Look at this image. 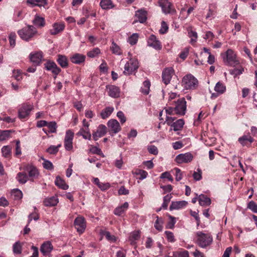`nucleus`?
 <instances>
[{
	"label": "nucleus",
	"instance_id": "1",
	"mask_svg": "<svg viewBox=\"0 0 257 257\" xmlns=\"http://www.w3.org/2000/svg\"><path fill=\"white\" fill-rule=\"evenodd\" d=\"M221 56L226 65L235 66L239 63V61L237 59L236 54L231 49H228L225 53H222Z\"/></svg>",
	"mask_w": 257,
	"mask_h": 257
},
{
	"label": "nucleus",
	"instance_id": "2",
	"mask_svg": "<svg viewBox=\"0 0 257 257\" xmlns=\"http://www.w3.org/2000/svg\"><path fill=\"white\" fill-rule=\"evenodd\" d=\"M196 234V243L201 247H206L212 242V238L209 234L198 231Z\"/></svg>",
	"mask_w": 257,
	"mask_h": 257
},
{
	"label": "nucleus",
	"instance_id": "3",
	"mask_svg": "<svg viewBox=\"0 0 257 257\" xmlns=\"http://www.w3.org/2000/svg\"><path fill=\"white\" fill-rule=\"evenodd\" d=\"M37 33L36 29L32 25H28L18 32L20 37L26 41H29Z\"/></svg>",
	"mask_w": 257,
	"mask_h": 257
},
{
	"label": "nucleus",
	"instance_id": "4",
	"mask_svg": "<svg viewBox=\"0 0 257 257\" xmlns=\"http://www.w3.org/2000/svg\"><path fill=\"white\" fill-rule=\"evenodd\" d=\"M182 84L186 89H194L198 86V80L192 75L188 74L183 78Z\"/></svg>",
	"mask_w": 257,
	"mask_h": 257
},
{
	"label": "nucleus",
	"instance_id": "5",
	"mask_svg": "<svg viewBox=\"0 0 257 257\" xmlns=\"http://www.w3.org/2000/svg\"><path fill=\"white\" fill-rule=\"evenodd\" d=\"M139 68V62L137 59L131 58L124 65L123 73L125 75H130L137 70Z\"/></svg>",
	"mask_w": 257,
	"mask_h": 257
},
{
	"label": "nucleus",
	"instance_id": "6",
	"mask_svg": "<svg viewBox=\"0 0 257 257\" xmlns=\"http://www.w3.org/2000/svg\"><path fill=\"white\" fill-rule=\"evenodd\" d=\"M175 119V117L167 116L165 122L168 125L173 127V130L175 132L181 130L184 125V120L183 119H179L174 122Z\"/></svg>",
	"mask_w": 257,
	"mask_h": 257
},
{
	"label": "nucleus",
	"instance_id": "7",
	"mask_svg": "<svg viewBox=\"0 0 257 257\" xmlns=\"http://www.w3.org/2000/svg\"><path fill=\"white\" fill-rule=\"evenodd\" d=\"M175 113L180 115L185 114L186 110V102L184 98L179 99L175 102L174 107Z\"/></svg>",
	"mask_w": 257,
	"mask_h": 257
},
{
	"label": "nucleus",
	"instance_id": "8",
	"mask_svg": "<svg viewBox=\"0 0 257 257\" xmlns=\"http://www.w3.org/2000/svg\"><path fill=\"white\" fill-rule=\"evenodd\" d=\"M159 4L164 13L173 14L176 13L172 4L168 0H160Z\"/></svg>",
	"mask_w": 257,
	"mask_h": 257
},
{
	"label": "nucleus",
	"instance_id": "9",
	"mask_svg": "<svg viewBox=\"0 0 257 257\" xmlns=\"http://www.w3.org/2000/svg\"><path fill=\"white\" fill-rule=\"evenodd\" d=\"M74 133L71 130H68L66 132L64 138V147L66 150L71 151L73 149V140Z\"/></svg>",
	"mask_w": 257,
	"mask_h": 257
},
{
	"label": "nucleus",
	"instance_id": "10",
	"mask_svg": "<svg viewBox=\"0 0 257 257\" xmlns=\"http://www.w3.org/2000/svg\"><path fill=\"white\" fill-rule=\"evenodd\" d=\"M24 170L28 173V179L33 181L38 178L39 172L37 168L32 165H27L24 168Z\"/></svg>",
	"mask_w": 257,
	"mask_h": 257
},
{
	"label": "nucleus",
	"instance_id": "11",
	"mask_svg": "<svg viewBox=\"0 0 257 257\" xmlns=\"http://www.w3.org/2000/svg\"><path fill=\"white\" fill-rule=\"evenodd\" d=\"M33 109V106L30 104L24 103L19 110V117L24 119L27 117L30 111Z\"/></svg>",
	"mask_w": 257,
	"mask_h": 257
},
{
	"label": "nucleus",
	"instance_id": "12",
	"mask_svg": "<svg viewBox=\"0 0 257 257\" xmlns=\"http://www.w3.org/2000/svg\"><path fill=\"white\" fill-rule=\"evenodd\" d=\"M74 224L77 232L80 234L84 231L86 226L84 218L80 216L75 218Z\"/></svg>",
	"mask_w": 257,
	"mask_h": 257
},
{
	"label": "nucleus",
	"instance_id": "13",
	"mask_svg": "<svg viewBox=\"0 0 257 257\" xmlns=\"http://www.w3.org/2000/svg\"><path fill=\"white\" fill-rule=\"evenodd\" d=\"M193 158V155L188 152L179 154L176 157L175 161L178 164L188 163L192 161Z\"/></svg>",
	"mask_w": 257,
	"mask_h": 257
},
{
	"label": "nucleus",
	"instance_id": "14",
	"mask_svg": "<svg viewBox=\"0 0 257 257\" xmlns=\"http://www.w3.org/2000/svg\"><path fill=\"white\" fill-rule=\"evenodd\" d=\"M106 133V127L103 124H100L96 131L92 133V137L94 141L104 136Z\"/></svg>",
	"mask_w": 257,
	"mask_h": 257
},
{
	"label": "nucleus",
	"instance_id": "15",
	"mask_svg": "<svg viewBox=\"0 0 257 257\" xmlns=\"http://www.w3.org/2000/svg\"><path fill=\"white\" fill-rule=\"evenodd\" d=\"M174 73V70L172 68H167L162 72V80L165 84L170 83L172 76Z\"/></svg>",
	"mask_w": 257,
	"mask_h": 257
},
{
	"label": "nucleus",
	"instance_id": "16",
	"mask_svg": "<svg viewBox=\"0 0 257 257\" xmlns=\"http://www.w3.org/2000/svg\"><path fill=\"white\" fill-rule=\"evenodd\" d=\"M148 45L156 50H160L162 48L161 42L154 35L150 36L148 41Z\"/></svg>",
	"mask_w": 257,
	"mask_h": 257
},
{
	"label": "nucleus",
	"instance_id": "17",
	"mask_svg": "<svg viewBox=\"0 0 257 257\" xmlns=\"http://www.w3.org/2000/svg\"><path fill=\"white\" fill-rule=\"evenodd\" d=\"M107 125L109 128L114 134L119 132L121 127L119 122L116 119H110L107 122Z\"/></svg>",
	"mask_w": 257,
	"mask_h": 257
},
{
	"label": "nucleus",
	"instance_id": "18",
	"mask_svg": "<svg viewBox=\"0 0 257 257\" xmlns=\"http://www.w3.org/2000/svg\"><path fill=\"white\" fill-rule=\"evenodd\" d=\"M52 27V29L50 30V33L52 35H55L64 30L65 25L62 23H55L53 25Z\"/></svg>",
	"mask_w": 257,
	"mask_h": 257
},
{
	"label": "nucleus",
	"instance_id": "19",
	"mask_svg": "<svg viewBox=\"0 0 257 257\" xmlns=\"http://www.w3.org/2000/svg\"><path fill=\"white\" fill-rule=\"evenodd\" d=\"M108 89L109 96L113 98H117L120 95V89L115 85H108L106 86Z\"/></svg>",
	"mask_w": 257,
	"mask_h": 257
},
{
	"label": "nucleus",
	"instance_id": "20",
	"mask_svg": "<svg viewBox=\"0 0 257 257\" xmlns=\"http://www.w3.org/2000/svg\"><path fill=\"white\" fill-rule=\"evenodd\" d=\"M147 13L146 11L140 10L136 12L135 22H139L141 23H144L147 19Z\"/></svg>",
	"mask_w": 257,
	"mask_h": 257
},
{
	"label": "nucleus",
	"instance_id": "21",
	"mask_svg": "<svg viewBox=\"0 0 257 257\" xmlns=\"http://www.w3.org/2000/svg\"><path fill=\"white\" fill-rule=\"evenodd\" d=\"M53 249V246L50 241L43 243L40 248V251L44 255H48Z\"/></svg>",
	"mask_w": 257,
	"mask_h": 257
},
{
	"label": "nucleus",
	"instance_id": "22",
	"mask_svg": "<svg viewBox=\"0 0 257 257\" xmlns=\"http://www.w3.org/2000/svg\"><path fill=\"white\" fill-rule=\"evenodd\" d=\"M85 56L82 54L76 53L70 57L71 61L74 64H80L85 61Z\"/></svg>",
	"mask_w": 257,
	"mask_h": 257
},
{
	"label": "nucleus",
	"instance_id": "23",
	"mask_svg": "<svg viewBox=\"0 0 257 257\" xmlns=\"http://www.w3.org/2000/svg\"><path fill=\"white\" fill-rule=\"evenodd\" d=\"M238 142L243 146H249L253 142V139L249 135H244L238 139Z\"/></svg>",
	"mask_w": 257,
	"mask_h": 257
},
{
	"label": "nucleus",
	"instance_id": "24",
	"mask_svg": "<svg viewBox=\"0 0 257 257\" xmlns=\"http://www.w3.org/2000/svg\"><path fill=\"white\" fill-rule=\"evenodd\" d=\"M187 202L184 200L173 201L171 203V204L170 206V209L171 210L175 209H180L183 207H185L187 205Z\"/></svg>",
	"mask_w": 257,
	"mask_h": 257
},
{
	"label": "nucleus",
	"instance_id": "25",
	"mask_svg": "<svg viewBox=\"0 0 257 257\" xmlns=\"http://www.w3.org/2000/svg\"><path fill=\"white\" fill-rule=\"evenodd\" d=\"M31 61L36 65L40 63L43 58L42 52H37L35 54H31L30 56Z\"/></svg>",
	"mask_w": 257,
	"mask_h": 257
},
{
	"label": "nucleus",
	"instance_id": "26",
	"mask_svg": "<svg viewBox=\"0 0 257 257\" xmlns=\"http://www.w3.org/2000/svg\"><path fill=\"white\" fill-rule=\"evenodd\" d=\"M58 203V199L57 196H52L50 198L45 199L43 203L46 206H54Z\"/></svg>",
	"mask_w": 257,
	"mask_h": 257
},
{
	"label": "nucleus",
	"instance_id": "27",
	"mask_svg": "<svg viewBox=\"0 0 257 257\" xmlns=\"http://www.w3.org/2000/svg\"><path fill=\"white\" fill-rule=\"evenodd\" d=\"M76 135L78 136H82L85 140H90L91 139V135L89 128H81Z\"/></svg>",
	"mask_w": 257,
	"mask_h": 257
},
{
	"label": "nucleus",
	"instance_id": "28",
	"mask_svg": "<svg viewBox=\"0 0 257 257\" xmlns=\"http://www.w3.org/2000/svg\"><path fill=\"white\" fill-rule=\"evenodd\" d=\"M199 203L201 206H208L211 204V199L203 194L198 196Z\"/></svg>",
	"mask_w": 257,
	"mask_h": 257
},
{
	"label": "nucleus",
	"instance_id": "29",
	"mask_svg": "<svg viewBox=\"0 0 257 257\" xmlns=\"http://www.w3.org/2000/svg\"><path fill=\"white\" fill-rule=\"evenodd\" d=\"M33 23L34 25L39 28L43 27L45 25L44 18L37 15L35 16L34 19L33 20Z\"/></svg>",
	"mask_w": 257,
	"mask_h": 257
},
{
	"label": "nucleus",
	"instance_id": "30",
	"mask_svg": "<svg viewBox=\"0 0 257 257\" xmlns=\"http://www.w3.org/2000/svg\"><path fill=\"white\" fill-rule=\"evenodd\" d=\"M57 61L62 68H66L68 66L67 58L65 56L59 55Z\"/></svg>",
	"mask_w": 257,
	"mask_h": 257
},
{
	"label": "nucleus",
	"instance_id": "31",
	"mask_svg": "<svg viewBox=\"0 0 257 257\" xmlns=\"http://www.w3.org/2000/svg\"><path fill=\"white\" fill-rule=\"evenodd\" d=\"M16 179L20 183L23 184L26 183L29 180L26 172H19L17 175Z\"/></svg>",
	"mask_w": 257,
	"mask_h": 257
},
{
	"label": "nucleus",
	"instance_id": "32",
	"mask_svg": "<svg viewBox=\"0 0 257 257\" xmlns=\"http://www.w3.org/2000/svg\"><path fill=\"white\" fill-rule=\"evenodd\" d=\"M128 207V204L127 202H125L121 206L115 208L114 211V213L117 215H120L127 209Z\"/></svg>",
	"mask_w": 257,
	"mask_h": 257
},
{
	"label": "nucleus",
	"instance_id": "33",
	"mask_svg": "<svg viewBox=\"0 0 257 257\" xmlns=\"http://www.w3.org/2000/svg\"><path fill=\"white\" fill-rule=\"evenodd\" d=\"M113 107H107L102 110L100 113V116L103 119H105L107 118L113 112Z\"/></svg>",
	"mask_w": 257,
	"mask_h": 257
},
{
	"label": "nucleus",
	"instance_id": "34",
	"mask_svg": "<svg viewBox=\"0 0 257 257\" xmlns=\"http://www.w3.org/2000/svg\"><path fill=\"white\" fill-rule=\"evenodd\" d=\"M55 183L56 186L64 190H66L68 188V185L60 177H56Z\"/></svg>",
	"mask_w": 257,
	"mask_h": 257
},
{
	"label": "nucleus",
	"instance_id": "35",
	"mask_svg": "<svg viewBox=\"0 0 257 257\" xmlns=\"http://www.w3.org/2000/svg\"><path fill=\"white\" fill-rule=\"evenodd\" d=\"M214 90L219 94H223L226 91V86L222 82H218L215 86Z\"/></svg>",
	"mask_w": 257,
	"mask_h": 257
},
{
	"label": "nucleus",
	"instance_id": "36",
	"mask_svg": "<svg viewBox=\"0 0 257 257\" xmlns=\"http://www.w3.org/2000/svg\"><path fill=\"white\" fill-rule=\"evenodd\" d=\"M27 3L32 6L42 7L47 4V0H27Z\"/></svg>",
	"mask_w": 257,
	"mask_h": 257
},
{
	"label": "nucleus",
	"instance_id": "37",
	"mask_svg": "<svg viewBox=\"0 0 257 257\" xmlns=\"http://www.w3.org/2000/svg\"><path fill=\"white\" fill-rule=\"evenodd\" d=\"M100 6L103 10L110 9L113 7L111 0H101Z\"/></svg>",
	"mask_w": 257,
	"mask_h": 257
},
{
	"label": "nucleus",
	"instance_id": "38",
	"mask_svg": "<svg viewBox=\"0 0 257 257\" xmlns=\"http://www.w3.org/2000/svg\"><path fill=\"white\" fill-rule=\"evenodd\" d=\"M2 155L6 158H10L11 156V148L8 146H4L2 149Z\"/></svg>",
	"mask_w": 257,
	"mask_h": 257
},
{
	"label": "nucleus",
	"instance_id": "39",
	"mask_svg": "<svg viewBox=\"0 0 257 257\" xmlns=\"http://www.w3.org/2000/svg\"><path fill=\"white\" fill-rule=\"evenodd\" d=\"M150 82L149 80H146L143 83V86L141 88V91L144 94H148L150 91Z\"/></svg>",
	"mask_w": 257,
	"mask_h": 257
},
{
	"label": "nucleus",
	"instance_id": "40",
	"mask_svg": "<svg viewBox=\"0 0 257 257\" xmlns=\"http://www.w3.org/2000/svg\"><path fill=\"white\" fill-rule=\"evenodd\" d=\"M157 219L155 222L154 226L158 231H162L163 229V220L162 218L158 216L156 217Z\"/></svg>",
	"mask_w": 257,
	"mask_h": 257
},
{
	"label": "nucleus",
	"instance_id": "41",
	"mask_svg": "<svg viewBox=\"0 0 257 257\" xmlns=\"http://www.w3.org/2000/svg\"><path fill=\"white\" fill-rule=\"evenodd\" d=\"M61 147V144H59L57 146L51 145L47 149L46 151L50 154H56L59 151V148Z\"/></svg>",
	"mask_w": 257,
	"mask_h": 257
},
{
	"label": "nucleus",
	"instance_id": "42",
	"mask_svg": "<svg viewBox=\"0 0 257 257\" xmlns=\"http://www.w3.org/2000/svg\"><path fill=\"white\" fill-rule=\"evenodd\" d=\"M140 237V232L139 231L133 232L130 236V240L132 244H135V241L138 240Z\"/></svg>",
	"mask_w": 257,
	"mask_h": 257
},
{
	"label": "nucleus",
	"instance_id": "43",
	"mask_svg": "<svg viewBox=\"0 0 257 257\" xmlns=\"http://www.w3.org/2000/svg\"><path fill=\"white\" fill-rule=\"evenodd\" d=\"M110 49L112 51V52L116 55H121V51L119 47L114 42H112L111 46L110 47Z\"/></svg>",
	"mask_w": 257,
	"mask_h": 257
},
{
	"label": "nucleus",
	"instance_id": "44",
	"mask_svg": "<svg viewBox=\"0 0 257 257\" xmlns=\"http://www.w3.org/2000/svg\"><path fill=\"white\" fill-rule=\"evenodd\" d=\"M100 53V50L98 48H95L87 52V56L90 58H94Z\"/></svg>",
	"mask_w": 257,
	"mask_h": 257
},
{
	"label": "nucleus",
	"instance_id": "45",
	"mask_svg": "<svg viewBox=\"0 0 257 257\" xmlns=\"http://www.w3.org/2000/svg\"><path fill=\"white\" fill-rule=\"evenodd\" d=\"M46 126H47L49 128L48 133H54L56 132L57 126L55 121H51L50 122H48V124Z\"/></svg>",
	"mask_w": 257,
	"mask_h": 257
},
{
	"label": "nucleus",
	"instance_id": "46",
	"mask_svg": "<svg viewBox=\"0 0 257 257\" xmlns=\"http://www.w3.org/2000/svg\"><path fill=\"white\" fill-rule=\"evenodd\" d=\"M11 131L6 130L0 132V141L8 139L10 137Z\"/></svg>",
	"mask_w": 257,
	"mask_h": 257
},
{
	"label": "nucleus",
	"instance_id": "47",
	"mask_svg": "<svg viewBox=\"0 0 257 257\" xmlns=\"http://www.w3.org/2000/svg\"><path fill=\"white\" fill-rule=\"evenodd\" d=\"M173 257H189V253L187 250L180 252H174Z\"/></svg>",
	"mask_w": 257,
	"mask_h": 257
},
{
	"label": "nucleus",
	"instance_id": "48",
	"mask_svg": "<svg viewBox=\"0 0 257 257\" xmlns=\"http://www.w3.org/2000/svg\"><path fill=\"white\" fill-rule=\"evenodd\" d=\"M13 251L14 253L20 254L22 251V246L19 242H16L13 245Z\"/></svg>",
	"mask_w": 257,
	"mask_h": 257
},
{
	"label": "nucleus",
	"instance_id": "49",
	"mask_svg": "<svg viewBox=\"0 0 257 257\" xmlns=\"http://www.w3.org/2000/svg\"><path fill=\"white\" fill-rule=\"evenodd\" d=\"M138 40V35L137 34H133L128 38V42L132 45L137 43Z\"/></svg>",
	"mask_w": 257,
	"mask_h": 257
},
{
	"label": "nucleus",
	"instance_id": "50",
	"mask_svg": "<svg viewBox=\"0 0 257 257\" xmlns=\"http://www.w3.org/2000/svg\"><path fill=\"white\" fill-rule=\"evenodd\" d=\"M16 35L14 33H11L9 35V41L11 47H14L16 45Z\"/></svg>",
	"mask_w": 257,
	"mask_h": 257
},
{
	"label": "nucleus",
	"instance_id": "51",
	"mask_svg": "<svg viewBox=\"0 0 257 257\" xmlns=\"http://www.w3.org/2000/svg\"><path fill=\"white\" fill-rule=\"evenodd\" d=\"M244 71V69L243 67H240L239 68H235L233 70H231L230 71V73L231 75H234V76H236L238 75H240Z\"/></svg>",
	"mask_w": 257,
	"mask_h": 257
},
{
	"label": "nucleus",
	"instance_id": "52",
	"mask_svg": "<svg viewBox=\"0 0 257 257\" xmlns=\"http://www.w3.org/2000/svg\"><path fill=\"white\" fill-rule=\"evenodd\" d=\"M135 173L136 175H140L139 179L141 180L145 179L148 175V173L146 171L140 169L136 170Z\"/></svg>",
	"mask_w": 257,
	"mask_h": 257
},
{
	"label": "nucleus",
	"instance_id": "53",
	"mask_svg": "<svg viewBox=\"0 0 257 257\" xmlns=\"http://www.w3.org/2000/svg\"><path fill=\"white\" fill-rule=\"evenodd\" d=\"M43 167L47 170H51L53 168V165L52 163L48 160H44V162L43 163Z\"/></svg>",
	"mask_w": 257,
	"mask_h": 257
},
{
	"label": "nucleus",
	"instance_id": "54",
	"mask_svg": "<svg viewBox=\"0 0 257 257\" xmlns=\"http://www.w3.org/2000/svg\"><path fill=\"white\" fill-rule=\"evenodd\" d=\"M169 217L170 219V220L168 223V224L167 225V227L168 228L172 229L174 228V225L176 223L175 218L171 215H169Z\"/></svg>",
	"mask_w": 257,
	"mask_h": 257
},
{
	"label": "nucleus",
	"instance_id": "55",
	"mask_svg": "<svg viewBox=\"0 0 257 257\" xmlns=\"http://www.w3.org/2000/svg\"><path fill=\"white\" fill-rule=\"evenodd\" d=\"M165 233L168 240L170 242H173L175 241V238L173 233L169 231H166Z\"/></svg>",
	"mask_w": 257,
	"mask_h": 257
},
{
	"label": "nucleus",
	"instance_id": "56",
	"mask_svg": "<svg viewBox=\"0 0 257 257\" xmlns=\"http://www.w3.org/2000/svg\"><path fill=\"white\" fill-rule=\"evenodd\" d=\"M248 208L253 212L257 213V204L253 201H250L247 206Z\"/></svg>",
	"mask_w": 257,
	"mask_h": 257
},
{
	"label": "nucleus",
	"instance_id": "57",
	"mask_svg": "<svg viewBox=\"0 0 257 257\" xmlns=\"http://www.w3.org/2000/svg\"><path fill=\"white\" fill-rule=\"evenodd\" d=\"M168 30V27L167 23L164 21L162 22L161 28L159 30L160 33L161 34H165L167 32Z\"/></svg>",
	"mask_w": 257,
	"mask_h": 257
},
{
	"label": "nucleus",
	"instance_id": "58",
	"mask_svg": "<svg viewBox=\"0 0 257 257\" xmlns=\"http://www.w3.org/2000/svg\"><path fill=\"white\" fill-rule=\"evenodd\" d=\"M148 150L150 154L156 155L158 153V150L157 148L154 145L149 146L148 148Z\"/></svg>",
	"mask_w": 257,
	"mask_h": 257
},
{
	"label": "nucleus",
	"instance_id": "59",
	"mask_svg": "<svg viewBox=\"0 0 257 257\" xmlns=\"http://www.w3.org/2000/svg\"><path fill=\"white\" fill-rule=\"evenodd\" d=\"M161 178L168 179L170 181L172 182L173 181V178L171 175L170 173L168 172H165L163 173L161 175Z\"/></svg>",
	"mask_w": 257,
	"mask_h": 257
},
{
	"label": "nucleus",
	"instance_id": "60",
	"mask_svg": "<svg viewBox=\"0 0 257 257\" xmlns=\"http://www.w3.org/2000/svg\"><path fill=\"white\" fill-rule=\"evenodd\" d=\"M189 36L190 38H191V43L196 42L197 38V34L196 32L191 31L190 32H189Z\"/></svg>",
	"mask_w": 257,
	"mask_h": 257
},
{
	"label": "nucleus",
	"instance_id": "61",
	"mask_svg": "<svg viewBox=\"0 0 257 257\" xmlns=\"http://www.w3.org/2000/svg\"><path fill=\"white\" fill-rule=\"evenodd\" d=\"M55 66V63L53 61H48L45 64V68L49 71H50Z\"/></svg>",
	"mask_w": 257,
	"mask_h": 257
},
{
	"label": "nucleus",
	"instance_id": "62",
	"mask_svg": "<svg viewBox=\"0 0 257 257\" xmlns=\"http://www.w3.org/2000/svg\"><path fill=\"white\" fill-rule=\"evenodd\" d=\"M176 172V180L179 181L182 179V175L181 170L179 168H175Z\"/></svg>",
	"mask_w": 257,
	"mask_h": 257
},
{
	"label": "nucleus",
	"instance_id": "63",
	"mask_svg": "<svg viewBox=\"0 0 257 257\" xmlns=\"http://www.w3.org/2000/svg\"><path fill=\"white\" fill-rule=\"evenodd\" d=\"M117 116L120 119V121L121 123H123L125 122L126 118L123 113L122 111H119L117 113Z\"/></svg>",
	"mask_w": 257,
	"mask_h": 257
},
{
	"label": "nucleus",
	"instance_id": "64",
	"mask_svg": "<svg viewBox=\"0 0 257 257\" xmlns=\"http://www.w3.org/2000/svg\"><path fill=\"white\" fill-rule=\"evenodd\" d=\"M173 148L174 150H178L182 148L183 146L182 143L180 141L176 142L172 144Z\"/></svg>",
	"mask_w": 257,
	"mask_h": 257
}]
</instances>
